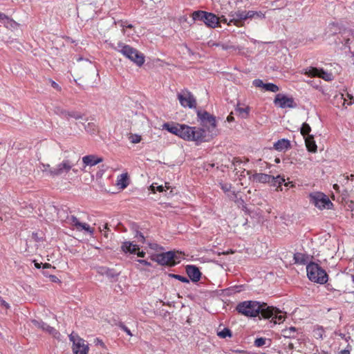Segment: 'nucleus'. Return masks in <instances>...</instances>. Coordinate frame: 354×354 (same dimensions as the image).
Here are the masks:
<instances>
[{
    "label": "nucleus",
    "instance_id": "1",
    "mask_svg": "<svg viewBox=\"0 0 354 354\" xmlns=\"http://www.w3.org/2000/svg\"><path fill=\"white\" fill-rule=\"evenodd\" d=\"M236 311L248 317L267 319L273 313L274 309L267 303L258 301H244L237 304Z\"/></svg>",
    "mask_w": 354,
    "mask_h": 354
},
{
    "label": "nucleus",
    "instance_id": "2",
    "mask_svg": "<svg viewBox=\"0 0 354 354\" xmlns=\"http://www.w3.org/2000/svg\"><path fill=\"white\" fill-rule=\"evenodd\" d=\"M109 45L111 48L122 54L138 66H142L144 64L145 61V55L136 48L121 41L118 43L117 46L111 43Z\"/></svg>",
    "mask_w": 354,
    "mask_h": 354
},
{
    "label": "nucleus",
    "instance_id": "3",
    "mask_svg": "<svg viewBox=\"0 0 354 354\" xmlns=\"http://www.w3.org/2000/svg\"><path fill=\"white\" fill-rule=\"evenodd\" d=\"M80 160V156L77 154H74L71 158H66L59 163L56 167L50 169L48 174L52 178L61 176L64 174L68 173L71 169L75 174L79 172V169L74 168L75 166L78 165Z\"/></svg>",
    "mask_w": 354,
    "mask_h": 354
},
{
    "label": "nucleus",
    "instance_id": "4",
    "mask_svg": "<svg viewBox=\"0 0 354 354\" xmlns=\"http://www.w3.org/2000/svg\"><path fill=\"white\" fill-rule=\"evenodd\" d=\"M306 272L308 279L313 282L325 284L328 279V275L325 270L317 263H308L306 266Z\"/></svg>",
    "mask_w": 354,
    "mask_h": 354
},
{
    "label": "nucleus",
    "instance_id": "5",
    "mask_svg": "<svg viewBox=\"0 0 354 354\" xmlns=\"http://www.w3.org/2000/svg\"><path fill=\"white\" fill-rule=\"evenodd\" d=\"M308 197L310 203L313 204L319 209H330L333 207V204L328 197L322 192H316L310 193Z\"/></svg>",
    "mask_w": 354,
    "mask_h": 354
},
{
    "label": "nucleus",
    "instance_id": "6",
    "mask_svg": "<svg viewBox=\"0 0 354 354\" xmlns=\"http://www.w3.org/2000/svg\"><path fill=\"white\" fill-rule=\"evenodd\" d=\"M177 256L174 251L154 254L151 257L153 261L157 262L160 266H174L177 264L175 259Z\"/></svg>",
    "mask_w": 354,
    "mask_h": 354
},
{
    "label": "nucleus",
    "instance_id": "7",
    "mask_svg": "<svg viewBox=\"0 0 354 354\" xmlns=\"http://www.w3.org/2000/svg\"><path fill=\"white\" fill-rule=\"evenodd\" d=\"M69 340L73 342L72 351L73 354H88L89 351L88 344L86 340L80 337L77 334L72 333L68 335Z\"/></svg>",
    "mask_w": 354,
    "mask_h": 354
},
{
    "label": "nucleus",
    "instance_id": "8",
    "mask_svg": "<svg viewBox=\"0 0 354 354\" xmlns=\"http://www.w3.org/2000/svg\"><path fill=\"white\" fill-rule=\"evenodd\" d=\"M305 75L310 77H317L323 79L325 81L330 82L335 78L332 73L324 71L323 68L316 67H308L304 69Z\"/></svg>",
    "mask_w": 354,
    "mask_h": 354
},
{
    "label": "nucleus",
    "instance_id": "9",
    "mask_svg": "<svg viewBox=\"0 0 354 354\" xmlns=\"http://www.w3.org/2000/svg\"><path fill=\"white\" fill-rule=\"evenodd\" d=\"M197 117L200 123L203 127L210 129H215L216 127V117L206 111L197 110Z\"/></svg>",
    "mask_w": 354,
    "mask_h": 354
},
{
    "label": "nucleus",
    "instance_id": "10",
    "mask_svg": "<svg viewBox=\"0 0 354 354\" xmlns=\"http://www.w3.org/2000/svg\"><path fill=\"white\" fill-rule=\"evenodd\" d=\"M274 104L281 109L296 108L297 106V104L293 97H288L281 93H279L275 96Z\"/></svg>",
    "mask_w": 354,
    "mask_h": 354
},
{
    "label": "nucleus",
    "instance_id": "11",
    "mask_svg": "<svg viewBox=\"0 0 354 354\" xmlns=\"http://www.w3.org/2000/svg\"><path fill=\"white\" fill-rule=\"evenodd\" d=\"M178 99L181 106L189 109L196 108V100L190 91L187 90L183 91L182 93L178 94Z\"/></svg>",
    "mask_w": 354,
    "mask_h": 354
},
{
    "label": "nucleus",
    "instance_id": "12",
    "mask_svg": "<svg viewBox=\"0 0 354 354\" xmlns=\"http://www.w3.org/2000/svg\"><path fill=\"white\" fill-rule=\"evenodd\" d=\"M32 323L35 327L40 328L43 331H45L49 333L50 335H52L55 338H59L60 335L59 332L55 328L48 325L42 320L32 319Z\"/></svg>",
    "mask_w": 354,
    "mask_h": 354
},
{
    "label": "nucleus",
    "instance_id": "13",
    "mask_svg": "<svg viewBox=\"0 0 354 354\" xmlns=\"http://www.w3.org/2000/svg\"><path fill=\"white\" fill-rule=\"evenodd\" d=\"M103 161V158L101 157H98L95 155H87L82 158V167L80 168V170L86 172V167H93L95 166Z\"/></svg>",
    "mask_w": 354,
    "mask_h": 354
},
{
    "label": "nucleus",
    "instance_id": "14",
    "mask_svg": "<svg viewBox=\"0 0 354 354\" xmlns=\"http://www.w3.org/2000/svg\"><path fill=\"white\" fill-rule=\"evenodd\" d=\"M230 16L232 18L229 20L228 26L233 24L239 27L243 26L244 20L248 19L247 11H238L233 14H230Z\"/></svg>",
    "mask_w": 354,
    "mask_h": 354
},
{
    "label": "nucleus",
    "instance_id": "15",
    "mask_svg": "<svg viewBox=\"0 0 354 354\" xmlns=\"http://www.w3.org/2000/svg\"><path fill=\"white\" fill-rule=\"evenodd\" d=\"M190 136L189 141L202 142L205 140L206 132L203 129L192 127Z\"/></svg>",
    "mask_w": 354,
    "mask_h": 354
},
{
    "label": "nucleus",
    "instance_id": "16",
    "mask_svg": "<svg viewBox=\"0 0 354 354\" xmlns=\"http://www.w3.org/2000/svg\"><path fill=\"white\" fill-rule=\"evenodd\" d=\"M185 271L189 277V279L194 283H196L200 281L202 273L199 268L194 265H187L185 267Z\"/></svg>",
    "mask_w": 354,
    "mask_h": 354
},
{
    "label": "nucleus",
    "instance_id": "17",
    "mask_svg": "<svg viewBox=\"0 0 354 354\" xmlns=\"http://www.w3.org/2000/svg\"><path fill=\"white\" fill-rule=\"evenodd\" d=\"M205 24L210 28H216L219 25V19L215 14L212 12H207V16H205L203 21Z\"/></svg>",
    "mask_w": 354,
    "mask_h": 354
},
{
    "label": "nucleus",
    "instance_id": "18",
    "mask_svg": "<svg viewBox=\"0 0 354 354\" xmlns=\"http://www.w3.org/2000/svg\"><path fill=\"white\" fill-rule=\"evenodd\" d=\"M270 306L272 307L274 309V310L272 315H270V316H269L266 319H269L271 318L272 320L270 321V323H272L273 325H275L277 323L280 324L283 322L285 320V317L281 315V310L279 308L274 307L272 306Z\"/></svg>",
    "mask_w": 354,
    "mask_h": 354
},
{
    "label": "nucleus",
    "instance_id": "19",
    "mask_svg": "<svg viewBox=\"0 0 354 354\" xmlns=\"http://www.w3.org/2000/svg\"><path fill=\"white\" fill-rule=\"evenodd\" d=\"M273 148L278 151H286L291 148L290 141L286 138L278 140L274 143Z\"/></svg>",
    "mask_w": 354,
    "mask_h": 354
},
{
    "label": "nucleus",
    "instance_id": "20",
    "mask_svg": "<svg viewBox=\"0 0 354 354\" xmlns=\"http://www.w3.org/2000/svg\"><path fill=\"white\" fill-rule=\"evenodd\" d=\"M250 179L256 183H268L270 180H273V176L263 173H256L250 177Z\"/></svg>",
    "mask_w": 354,
    "mask_h": 354
},
{
    "label": "nucleus",
    "instance_id": "21",
    "mask_svg": "<svg viewBox=\"0 0 354 354\" xmlns=\"http://www.w3.org/2000/svg\"><path fill=\"white\" fill-rule=\"evenodd\" d=\"M97 272L101 275H106L109 279H115L119 275V273H118L114 269L105 266L99 267Z\"/></svg>",
    "mask_w": 354,
    "mask_h": 354
},
{
    "label": "nucleus",
    "instance_id": "22",
    "mask_svg": "<svg viewBox=\"0 0 354 354\" xmlns=\"http://www.w3.org/2000/svg\"><path fill=\"white\" fill-rule=\"evenodd\" d=\"M183 124L174 122H165L162 124V129L168 131L169 132L179 136L180 128Z\"/></svg>",
    "mask_w": 354,
    "mask_h": 354
},
{
    "label": "nucleus",
    "instance_id": "23",
    "mask_svg": "<svg viewBox=\"0 0 354 354\" xmlns=\"http://www.w3.org/2000/svg\"><path fill=\"white\" fill-rule=\"evenodd\" d=\"M121 249L124 253L136 254L137 250H140V248L138 245L133 244L131 241H124L122 244Z\"/></svg>",
    "mask_w": 354,
    "mask_h": 354
},
{
    "label": "nucleus",
    "instance_id": "24",
    "mask_svg": "<svg viewBox=\"0 0 354 354\" xmlns=\"http://www.w3.org/2000/svg\"><path fill=\"white\" fill-rule=\"evenodd\" d=\"M309 259L310 256L308 254L301 252H296L293 256V260L296 264L307 266Z\"/></svg>",
    "mask_w": 354,
    "mask_h": 354
},
{
    "label": "nucleus",
    "instance_id": "25",
    "mask_svg": "<svg viewBox=\"0 0 354 354\" xmlns=\"http://www.w3.org/2000/svg\"><path fill=\"white\" fill-rule=\"evenodd\" d=\"M305 144L307 148V150L311 153H315L317 150V146L314 139L313 136H308L304 138Z\"/></svg>",
    "mask_w": 354,
    "mask_h": 354
},
{
    "label": "nucleus",
    "instance_id": "26",
    "mask_svg": "<svg viewBox=\"0 0 354 354\" xmlns=\"http://www.w3.org/2000/svg\"><path fill=\"white\" fill-rule=\"evenodd\" d=\"M285 182L284 176L278 175L277 176H273V180H270L268 183L272 186L277 187V191H282L281 185Z\"/></svg>",
    "mask_w": 354,
    "mask_h": 354
},
{
    "label": "nucleus",
    "instance_id": "27",
    "mask_svg": "<svg viewBox=\"0 0 354 354\" xmlns=\"http://www.w3.org/2000/svg\"><path fill=\"white\" fill-rule=\"evenodd\" d=\"M297 331V328L291 326L290 328H284L281 330V335L285 338H295L296 337V333Z\"/></svg>",
    "mask_w": 354,
    "mask_h": 354
},
{
    "label": "nucleus",
    "instance_id": "28",
    "mask_svg": "<svg viewBox=\"0 0 354 354\" xmlns=\"http://www.w3.org/2000/svg\"><path fill=\"white\" fill-rule=\"evenodd\" d=\"M191 129H192V127H189V126H187L185 124H183L182 127L180 128V134H179L178 137L183 138L185 140L189 141V136H190Z\"/></svg>",
    "mask_w": 354,
    "mask_h": 354
},
{
    "label": "nucleus",
    "instance_id": "29",
    "mask_svg": "<svg viewBox=\"0 0 354 354\" xmlns=\"http://www.w3.org/2000/svg\"><path fill=\"white\" fill-rule=\"evenodd\" d=\"M83 118V114L81 112L73 110V111H67L66 113V116L64 119L70 120L71 118H74L75 120L82 119Z\"/></svg>",
    "mask_w": 354,
    "mask_h": 354
},
{
    "label": "nucleus",
    "instance_id": "30",
    "mask_svg": "<svg viewBox=\"0 0 354 354\" xmlns=\"http://www.w3.org/2000/svg\"><path fill=\"white\" fill-rule=\"evenodd\" d=\"M247 17L248 19H264L265 14L261 11L248 10Z\"/></svg>",
    "mask_w": 354,
    "mask_h": 354
},
{
    "label": "nucleus",
    "instance_id": "31",
    "mask_svg": "<svg viewBox=\"0 0 354 354\" xmlns=\"http://www.w3.org/2000/svg\"><path fill=\"white\" fill-rule=\"evenodd\" d=\"M128 180L127 174H122L118 176L117 185L124 189L128 186Z\"/></svg>",
    "mask_w": 354,
    "mask_h": 354
},
{
    "label": "nucleus",
    "instance_id": "32",
    "mask_svg": "<svg viewBox=\"0 0 354 354\" xmlns=\"http://www.w3.org/2000/svg\"><path fill=\"white\" fill-rule=\"evenodd\" d=\"M208 12L203 10H197L194 11L192 13V18L194 21H203V19L205 16H207Z\"/></svg>",
    "mask_w": 354,
    "mask_h": 354
},
{
    "label": "nucleus",
    "instance_id": "33",
    "mask_svg": "<svg viewBox=\"0 0 354 354\" xmlns=\"http://www.w3.org/2000/svg\"><path fill=\"white\" fill-rule=\"evenodd\" d=\"M133 230L134 232V237L136 239L138 243H144L145 241V238L143 234L138 230V227H133Z\"/></svg>",
    "mask_w": 354,
    "mask_h": 354
},
{
    "label": "nucleus",
    "instance_id": "34",
    "mask_svg": "<svg viewBox=\"0 0 354 354\" xmlns=\"http://www.w3.org/2000/svg\"><path fill=\"white\" fill-rule=\"evenodd\" d=\"M53 111L55 114L60 116L64 119L65 118L67 110L64 109L63 107L58 105H55L53 106Z\"/></svg>",
    "mask_w": 354,
    "mask_h": 354
},
{
    "label": "nucleus",
    "instance_id": "35",
    "mask_svg": "<svg viewBox=\"0 0 354 354\" xmlns=\"http://www.w3.org/2000/svg\"><path fill=\"white\" fill-rule=\"evenodd\" d=\"M310 131L311 127H310V125L306 122H304L300 129L301 134L304 136V138H306L308 136H311L310 134Z\"/></svg>",
    "mask_w": 354,
    "mask_h": 354
},
{
    "label": "nucleus",
    "instance_id": "36",
    "mask_svg": "<svg viewBox=\"0 0 354 354\" xmlns=\"http://www.w3.org/2000/svg\"><path fill=\"white\" fill-rule=\"evenodd\" d=\"M3 24L6 28H10L11 30L17 29L19 26V24H17L16 21H15L13 19L9 17L7 18Z\"/></svg>",
    "mask_w": 354,
    "mask_h": 354
},
{
    "label": "nucleus",
    "instance_id": "37",
    "mask_svg": "<svg viewBox=\"0 0 354 354\" xmlns=\"http://www.w3.org/2000/svg\"><path fill=\"white\" fill-rule=\"evenodd\" d=\"M236 111L242 118H247L249 115L250 108L249 106H246L245 108L237 107L236 108Z\"/></svg>",
    "mask_w": 354,
    "mask_h": 354
},
{
    "label": "nucleus",
    "instance_id": "38",
    "mask_svg": "<svg viewBox=\"0 0 354 354\" xmlns=\"http://www.w3.org/2000/svg\"><path fill=\"white\" fill-rule=\"evenodd\" d=\"M267 339L265 337H258L254 340V346L256 347H262L266 344ZM269 342L268 346L270 344L271 340L270 339H268Z\"/></svg>",
    "mask_w": 354,
    "mask_h": 354
},
{
    "label": "nucleus",
    "instance_id": "39",
    "mask_svg": "<svg viewBox=\"0 0 354 354\" xmlns=\"http://www.w3.org/2000/svg\"><path fill=\"white\" fill-rule=\"evenodd\" d=\"M217 335L221 338H226L231 337L232 336V333L230 328H224L222 330L218 332Z\"/></svg>",
    "mask_w": 354,
    "mask_h": 354
},
{
    "label": "nucleus",
    "instance_id": "40",
    "mask_svg": "<svg viewBox=\"0 0 354 354\" xmlns=\"http://www.w3.org/2000/svg\"><path fill=\"white\" fill-rule=\"evenodd\" d=\"M263 89L273 93H276L279 91V86L273 83H266Z\"/></svg>",
    "mask_w": 354,
    "mask_h": 354
},
{
    "label": "nucleus",
    "instance_id": "41",
    "mask_svg": "<svg viewBox=\"0 0 354 354\" xmlns=\"http://www.w3.org/2000/svg\"><path fill=\"white\" fill-rule=\"evenodd\" d=\"M169 277L172 279H177L183 283H189V279L184 276L176 274H169Z\"/></svg>",
    "mask_w": 354,
    "mask_h": 354
},
{
    "label": "nucleus",
    "instance_id": "42",
    "mask_svg": "<svg viewBox=\"0 0 354 354\" xmlns=\"http://www.w3.org/2000/svg\"><path fill=\"white\" fill-rule=\"evenodd\" d=\"M67 219L71 225L79 230V225H80L81 222L79 221L75 216L72 215L71 216H67Z\"/></svg>",
    "mask_w": 354,
    "mask_h": 354
},
{
    "label": "nucleus",
    "instance_id": "43",
    "mask_svg": "<svg viewBox=\"0 0 354 354\" xmlns=\"http://www.w3.org/2000/svg\"><path fill=\"white\" fill-rule=\"evenodd\" d=\"M84 230L88 232L91 235H93L94 232V229L91 227L89 225L85 223H80V225H79V230Z\"/></svg>",
    "mask_w": 354,
    "mask_h": 354
},
{
    "label": "nucleus",
    "instance_id": "44",
    "mask_svg": "<svg viewBox=\"0 0 354 354\" xmlns=\"http://www.w3.org/2000/svg\"><path fill=\"white\" fill-rule=\"evenodd\" d=\"M129 139L131 143L137 144V143H139L142 140V137L140 135H138V134L131 133L129 137Z\"/></svg>",
    "mask_w": 354,
    "mask_h": 354
},
{
    "label": "nucleus",
    "instance_id": "45",
    "mask_svg": "<svg viewBox=\"0 0 354 354\" xmlns=\"http://www.w3.org/2000/svg\"><path fill=\"white\" fill-rule=\"evenodd\" d=\"M324 330L322 327H317L314 330V335L317 339H322Z\"/></svg>",
    "mask_w": 354,
    "mask_h": 354
},
{
    "label": "nucleus",
    "instance_id": "46",
    "mask_svg": "<svg viewBox=\"0 0 354 354\" xmlns=\"http://www.w3.org/2000/svg\"><path fill=\"white\" fill-rule=\"evenodd\" d=\"M121 330H122L124 332H125L129 336H133V334L131 333V330L126 326V325L122 322H120L116 324Z\"/></svg>",
    "mask_w": 354,
    "mask_h": 354
},
{
    "label": "nucleus",
    "instance_id": "47",
    "mask_svg": "<svg viewBox=\"0 0 354 354\" xmlns=\"http://www.w3.org/2000/svg\"><path fill=\"white\" fill-rule=\"evenodd\" d=\"M232 184L231 183H220V187L221 189L225 193V194H228L231 189H232Z\"/></svg>",
    "mask_w": 354,
    "mask_h": 354
},
{
    "label": "nucleus",
    "instance_id": "48",
    "mask_svg": "<svg viewBox=\"0 0 354 354\" xmlns=\"http://www.w3.org/2000/svg\"><path fill=\"white\" fill-rule=\"evenodd\" d=\"M209 46H216V47H218V46H221L223 49L224 50H227L228 49V46L223 44H221V43H217V42H214V41H209Z\"/></svg>",
    "mask_w": 354,
    "mask_h": 354
},
{
    "label": "nucleus",
    "instance_id": "49",
    "mask_svg": "<svg viewBox=\"0 0 354 354\" xmlns=\"http://www.w3.org/2000/svg\"><path fill=\"white\" fill-rule=\"evenodd\" d=\"M227 197L230 200L234 201L235 203H239V201L236 199L238 198L237 194L235 192H230L227 194Z\"/></svg>",
    "mask_w": 354,
    "mask_h": 354
},
{
    "label": "nucleus",
    "instance_id": "50",
    "mask_svg": "<svg viewBox=\"0 0 354 354\" xmlns=\"http://www.w3.org/2000/svg\"><path fill=\"white\" fill-rule=\"evenodd\" d=\"M53 167H51L50 166V165L48 164H44V163H41V167H40V169L41 170L43 171V172H46L48 175V171L50 169H53Z\"/></svg>",
    "mask_w": 354,
    "mask_h": 354
},
{
    "label": "nucleus",
    "instance_id": "51",
    "mask_svg": "<svg viewBox=\"0 0 354 354\" xmlns=\"http://www.w3.org/2000/svg\"><path fill=\"white\" fill-rule=\"evenodd\" d=\"M265 84L266 83H264L260 79H256L253 81V85L255 86L256 87H261L263 88Z\"/></svg>",
    "mask_w": 354,
    "mask_h": 354
},
{
    "label": "nucleus",
    "instance_id": "52",
    "mask_svg": "<svg viewBox=\"0 0 354 354\" xmlns=\"http://www.w3.org/2000/svg\"><path fill=\"white\" fill-rule=\"evenodd\" d=\"M32 239L36 241V242H41L43 241V238L38 236L37 232H32Z\"/></svg>",
    "mask_w": 354,
    "mask_h": 354
},
{
    "label": "nucleus",
    "instance_id": "53",
    "mask_svg": "<svg viewBox=\"0 0 354 354\" xmlns=\"http://www.w3.org/2000/svg\"><path fill=\"white\" fill-rule=\"evenodd\" d=\"M232 162V165L234 167H237V166L240 165L242 163V161H241V160L239 158L235 157V158H233Z\"/></svg>",
    "mask_w": 354,
    "mask_h": 354
},
{
    "label": "nucleus",
    "instance_id": "54",
    "mask_svg": "<svg viewBox=\"0 0 354 354\" xmlns=\"http://www.w3.org/2000/svg\"><path fill=\"white\" fill-rule=\"evenodd\" d=\"M94 343L95 345H100V346H102V348H105V344L103 342V341L99 338H95L94 339Z\"/></svg>",
    "mask_w": 354,
    "mask_h": 354
},
{
    "label": "nucleus",
    "instance_id": "55",
    "mask_svg": "<svg viewBox=\"0 0 354 354\" xmlns=\"http://www.w3.org/2000/svg\"><path fill=\"white\" fill-rule=\"evenodd\" d=\"M95 124L93 123H88L86 126H85V129L87 131H95Z\"/></svg>",
    "mask_w": 354,
    "mask_h": 354
},
{
    "label": "nucleus",
    "instance_id": "56",
    "mask_svg": "<svg viewBox=\"0 0 354 354\" xmlns=\"http://www.w3.org/2000/svg\"><path fill=\"white\" fill-rule=\"evenodd\" d=\"M338 335L342 339H344L346 342H348L349 339H351V336L350 335H346V334L344 333H338Z\"/></svg>",
    "mask_w": 354,
    "mask_h": 354
},
{
    "label": "nucleus",
    "instance_id": "57",
    "mask_svg": "<svg viewBox=\"0 0 354 354\" xmlns=\"http://www.w3.org/2000/svg\"><path fill=\"white\" fill-rule=\"evenodd\" d=\"M8 17L4 13L0 12V22L4 24Z\"/></svg>",
    "mask_w": 354,
    "mask_h": 354
},
{
    "label": "nucleus",
    "instance_id": "58",
    "mask_svg": "<svg viewBox=\"0 0 354 354\" xmlns=\"http://www.w3.org/2000/svg\"><path fill=\"white\" fill-rule=\"evenodd\" d=\"M137 261L141 264L146 266H151V263L150 262L147 261V260L138 259Z\"/></svg>",
    "mask_w": 354,
    "mask_h": 354
},
{
    "label": "nucleus",
    "instance_id": "59",
    "mask_svg": "<svg viewBox=\"0 0 354 354\" xmlns=\"http://www.w3.org/2000/svg\"><path fill=\"white\" fill-rule=\"evenodd\" d=\"M49 278L52 282L57 283L60 281L59 279L55 275L50 274Z\"/></svg>",
    "mask_w": 354,
    "mask_h": 354
},
{
    "label": "nucleus",
    "instance_id": "60",
    "mask_svg": "<svg viewBox=\"0 0 354 354\" xmlns=\"http://www.w3.org/2000/svg\"><path fill=\"white\" fill-rule=\"evenodd\" d=\"M218 19H219V22L221 21L224 24H227L228 25L229 21L224 15L221 16L220 17H218Z\"/></svg>",
    "mask_w": 354,
    "mask_h": 354
},
{
    "label": "nucleus",
    "instance_id": "61",
    "mask_svg": "<svg viewBox=\"0 0 354 354\" xmlns=\"http://www.w3.org/2000/svg\"><path fill=\"white\" fill-rule=\"evenodd\" d=\"M0 306H3L6 308H9V304L1 297Z\"/></svg>",
    "mask_w": 354,
    "mask_h": 354
},
{
    "label": "nucleus",
    "instance_id": "62",
    "mask_svg": "<svg viewBox=\"0 0 354 354\" xmlns=\"http://www.w3.org/2000/svg\"><path fill=\"white\" fill-rule=\"evenodd\" d=\"M326 288H327L328 290H330V291H335L336 290V289H335L333 287L332 284L330 283H326Z\"/></svg>",
    "mask_w": 354,
    "mask_h": 354
},
{
    "label": "nucleus",
    "instance_id": "63",
    "mask_svg": "<svg viewBox=\"0 0 354 354\" xmlns=\"http://www.w3.org/2000/svg\"><path fill=\"white\" fill-rule=\"evenodd\" d=\"M51 268L55 269V267H53L51 266V264H50V263H42V268L43 269H47V268Z\"/></svg>",
    "mask_w": 354,
    "mask_h": 354
},
{
    "label": "nucleus",
    "instance_id": "64",
    "mask_svg": "<svg viewBox=\"0 0 354 354\" xmlns=\"http://www.w3.org/2000/svg\"><path fill=\"white\" fill-rule=\"evenodd\" d=\"M52 86L54 88H56L57 90H60L61 88L60 86H59L58 84H57L54 81H52V84H51Z\"/></svg>",
    "mask_w": 354,
    "mask_h": 354
}]
</instances>
